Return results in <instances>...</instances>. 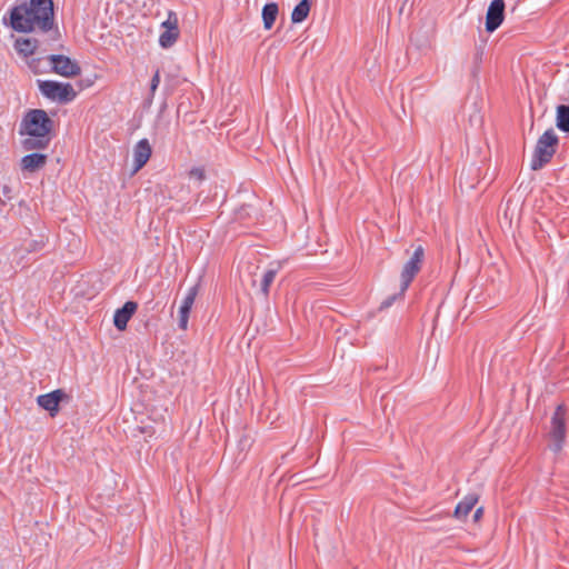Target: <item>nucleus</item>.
<instances>
[{"label":"nucleus","instance_id":"9","mask_svg":"<svg viewBox=\"0 0 569 569\" xmlns=\"http://www.w3.org/2000/svg\"><path fill=\"white\" fill-rule=\"evenodd\" d=\"M505 17V1L503 0H492L489 4L487 14H486V30L488 32H493L497 30Z\"/></svg>","mask_w":569,"mask_h":569},{"label":"nucleus","instance_id":"24","mask_svg":"<svg viewBox=\"0 0 569 569\" xmlns=\"http://www.w3.org/2000/svg\"><path fill=\"white\" fill-rule=\"evenodd\" d=\"M159 83H160V74H159V71H157L151 79L150 90L152 93L157 90Z\"/></svg>","mask_w":569,"mask_h":569},{"label":"nucleus","instance_id":"18","mask_svg":"<svg viewBox=\"0 0 569 569\" xmlns=\"http://www.w3.org/2000/svg\"><path fill=\"white\" fill-rule=\"evenodd\" d=\"M310 0H301L291 12V21L300 23L305 21L310 12Z\"/></svg>","mask_w":569,"mask_h":569},{"label":"nucleus","instance_id":"11","mask_svg":"<svg viewBox=\"0 0 569 569\" xmlns=\"http://www.w3.org/2000/svg\"><path fill=\"white\" fill-rule=\"evenodd\" d=\"M64 396L66 393L62 390L58 389L52 392L39 396L37 398V402L41 408L48 410L50 415L53 417L59 411V403Z\"/></svg>","mask_w":569,"mask_h":569},{"label":"nucleus","instance_id":"3","mask_svg":"<svg viewBox=\"0 0 569 569\" xmlns=\"http://www.w3.org/2000/svg\"><path fill=\"white\" fill-rule=\"evenodd\" d=\"M558 137L553 129L545 131L538 139L532 154L530 167L532 170H539L547 164L556 152Z\"/></svg>","mask_w":569,"mask_h":569},{"label":"nucleus","instance_id":"5","mask_svg":"<svg viewBox=\"0 0 569 569\" xmlns=\"http://www.w3.org/2000/svg\"><path fill=\"white\" fill-rule=\"evenodd\" d=\"M423 260L425 249L422 246H418L402 267L400 273V295H405L415 277L419 273L423 264Z\"/></svg>","mask_w":569,"mask_h":569},{"label":"nucleus","instance_id":"16","mask_svg":"<svg viewBox=\"0 0 569 569\" xmlns=\"http://www.w3.org/2000/svg\"><path fill=\"white\" fill-rule=\"evenodd\" d=\"M38 47V40L32 38H18L14 42V49L17 52L27 58L32 56Z\"/></svg>","mask_w":569,"mask_h":569},{"label":"nucleus","instance_id":"12","mask_svg":"<svg viewBox=\"0 0 569 569\" xmlns=\"http://www.w3.org/2000/svg\"><path fill=\"white\" fill-rule=\"evenodd\" d=\"M137 309L138 305L134 301H127L122 308L117 309L113 316L114 327L118 330L123 331Z\"/></svg>","mask_w":569,"mask_h":569},{"label":"nucleus","instance_id":"10","mask_svg":"<svg viewBox=\"0 0 569 569\" xmlns=\"http://www.w3.org/2000/svg\"><path fill=\"white\" fill-rule=\"evenodd\" d=\"M198 295V286H193L189 288L186 297L183 298L181 306L179 308L178 315H179V328L182 330H187L188 328V321H189V315L192 309V306L194 303L196 297Z\"/></svg>","mask_w":569,"mask_h":569},{"label":"nucleus","instance_id":"14","mask_svg":"<svg viewBox=\"0 0 569 569\" xmlns=\"http://www.w3.org/2000/svg\"><path fill=\"white\" fill-rule=\"evenodd\" d=\"M47 156L41 153L27 154L21 159V167L23 170L33 172L39 170L46 164Z\"/></svg>","mask_w":569,"mask_h":569},{"label":"nucleus","instance_id":"8","mask_svg":"<svg viewBox=\"0 0 569 569\" xmlns=\"http://www.w3.org/2000/svg\"><path fill=\"white\" fill-rule=\"evenodd\" d=\"M161 27L164 30L161 32L159 37V44L162 48L168 49L177 42L180 34L178 18L176 13L170 11L168 14V19L161 23Z\"/></svg>","mask_w":569,"mask_h":569},{"label":"nucleus","instance_id":"15","mask_svg":"<svg viewBox=\"0 0 569 569\" xmlns=\"http://www.w3.org/2000/svg\"><path fill=\"white\" fill-rule=\"evenodd\" d=\"M478 502V496L470 493L466 496L456 507L455 517L458 519H466L470 511Z\"/></svg>","mask_w":569,"mask_h":569},{"label":"nucleus","instance_id":"1","mask_svg":"<svg viewBox=\"0 0 569 569\" xmlns=\"http://www.w3.org/2000/svg\"><path fill=\"white\" fill-rule=\"evenodd\" d=\"M53 24L52 0H30L13 7L10 11V26L19 32H48Z\"/></svg>","mask_w":569,"mask_h":569},{"label":"nucleus","instance_id":"7","mask_svg":"<svg viewBox=\"0 0 569 569\" xmlns=\"http://www.w3.org/2000/svg\"><path fill=\"white\" fill-rule=\"evenodd\" d=\"M47 60L51 64L52 72L66 77L73 78L81 74V67L76 60L63 54H50Z\"/></svg>","mask_w":569,"mask_h":569},{"label":"nucleus","instance_id":"25","mask_svg":"<svg viewBox=\"0 0 569 569\" xmlns=\"http://www.w3.org/2000/svg\"><path fill=\"white\" fill-rule=\"evenodd\" d=\"M483 515V508L482 507H479L475 513H473V520L477 522L480 520V518L482 517Z\"/></svg>","mask_w":569,"mask_h":569},{"label":"nucleus","instance_id":"2","mask_svg":"<svg viewBox=\"0 0 569 569\" xmlns=\"http://www.w3.org/2000/svg\"><path fill=\"white\" fill-rule=\"evenodd\" d=\"M21 126V133L30 136V138L23 141V146L27 150L43 149L48 146L50 140L49 133L52 130L53 121L44 110L34 109L29 111Z\"/></svg>","mask_w":569,"mask_h":569},{"label":"nucleus","instance_id":"22","mask_svg":"<svg viewBox=\"0 0 569 569\" xmlns=\"http://www.w3.org/2000/svg\"><path fill=\"white\" fill-rule=\"evenodd\" d=\"M190 178H194L199 181L204 179V170L202 168H192L189 172Z\"/></svg>","mask_w":569,"mask_h":569},{"label":"nucleus","instance_id":"17","mask_svg":"<svg viewBox=\"0 0 569 569\" xmlns=\"http://www.w3.org/2000/svg\"><path fill=\"white\" fill-rule=\"evenodd\" d=\"M279 14V7L276 2H270L264 4L262 8V21H263V28L266 30H270L272 26L274 24V21Z\"/></svg>","mask_w":569,"mask_h":569},{"label":"nucleus","instance_id":"19","mask_svg":"<svg viewBox=\"0 0 569 569\" xmlns=\"http://www.w3.org/2000/svg\"><path fill=\"white\" fill-rule=\"evenodd\" d=\"M556 120L558 129L565 132H569V106H558Z\"/></svg>","mask_w":569,"mask_h":569},{"label":"nucleus","instance_id":"13","mask_svg":"<svg viewBox=\"0 0 569 569\" xmlns=\"http://www.w3.org/2000/svg\"><path fill=\"white\" fill-rule=\"evenodd\" d=\"M151 146L147 139L140 140L133 149L134 172L139 171L151 157Z\"/></svg>","mask_w":569,"mask_h":569},{"label":"nucleus","instance_id":"21","mask_svg":"<svg viewBox=\"0 0 569 569\" xmlns=\"http://www.w3.org/2000/svg\"><path fill=\"white\" fill-rule=\"evenodd\" d=\"M405 295H400V291L398 293H395L390 297H388L387 299H385L382 302H381V306L380 308L381 309H387L389 308L396 300L398 299H402Z\"/></svg>","mask_w":569,"mask_h":569},{"label":"nucleus","instance_id":"6","mask_svg":"<svg viewBox=\"0 0 569 569\" xmlns=\"http://www.w3.org/2000/svg\"><path fill=\"white\" fill-rule=\"evenodd\" d=\"M566 408L563 405H559L553 412L551 418V429L549 432L550 449L555 452H559L566 439Z\"/></svg>","mask_w":569,"mask_h":569},{"label":"nucleus","instance_id":"26","mask_svg":"<svg viewBox=\"0 0 569 569\" xmlns=\"http://www.w3.org/2000/svg\"><path fill=\"white\" fill-rule=\"evenodd\" d=\"M480 60H481V52L478 53L477 57H476V67H475V70H473V74H476L478 72Z\"/></svg>","mask_w":569,"mask_h":569},{"label":"nucleus","instance_id":"23","mask_svg":"<svg viewBox=\"0 0 569 569\" xmlns=\"http://www.w3.org/2000/svg\"><path fill=\"white\" fill-rule=\"evenodd\" d=\"M40 59H31L28 61V66L29 68L34 72V73H39L41 70L39 68V64H40Z\"/></svg>","mask_w":569,"mask_h":569},{"label":"nucleus","instance_id":"20","mask_svg":"<svg viewBox=\"0 0 569 569\" xmlns=\"http://www.w3.org/2000/svg\"><path fill=\"white\" fill-rule=\"evenodd\" d=\"M276 274H277L276 269H269L263 273L261 283H260V289L264 297L268 296L269 288H270L271 283L273 282Z\"/></svg>","mask_w":569,"mask_h":569},{"label":"nucleus","instance_id":"4","mask_svg":"<svg viewBox=\"0 0 569 569\" xmlns=\"http://www.w3.org/2000/svg\"><path fill=\"white\" fill-rule=\"evenodd\" d=\"M38 88L42 96L60 103L72 101L77 92L70 83H61L52 80H38Z\"/></svg>","mask_w":569,"mask_h":569}]
</instances>
